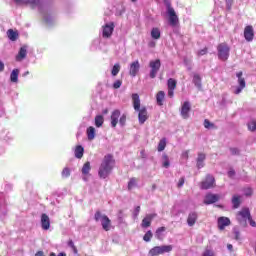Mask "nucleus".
<instances>
[{"label": "nucleus", "instance_id": "7ed1b4c3", "mask_svg": "<svg viewBox=\"0 0 256 256\" xmlns=\"http://www.w3.org/2000/svg\"><path fill=\"white\" fill-rule=\"evenodd\" d=\"M167 7V15H168V23L170 27H179V16L175 12V8L171 6V3L166 5Z\"/></svg>", "mask_w": 256, "mask_h": 256}, {"label": "nucleus", "instance_id": "6ab92c4d", "mask_svg": "<svg viewBox=\"0 0 256 256\" xmlns=\"http://www.w3.org/2000/svg\"><path fill=\"white\" fill-rule=\"evenodd\" d=\"M198 217L199 216L197 215V212H190L188 214L187 223H188L189 227H193V225H195L197 223Z\"/></svg>", "mask_w": 256, "mask_h": 256}, {"label": "nucleus", "instance_id": "680f3d73", "mask_svg": "<svg viewBox=\"0 0 256 256\" xmlns=\"http://www.w3.org/2000/svg\"><path fill=\"white\" fill-rule=\"evenodd\" d=\"M140 157H141L142 159H146L147 154L145 153V150H141V152H140Z\"/></svg>", "mask_w": 256, "mask_h": 256}, {"label": "nucleus", "instance_id": "e2e57ef3", "mask_svg": "<svg viewBox=\"0 0 256 256\" xmlns=\"http://www.w3.org/2000/svg\"><path fill=\"white\" fill-rule=\"evenodd\" d=\"M182 156H183L185 159H189V151L183 152Z\"/></svg>", "mask_w": 256, "mask_h": 256}, {"label": "nucleus", "instance_id": "a18cd8bd", "mask_svg": "<svg viewBox=\"0 0 256 256\" xmlns=\"http://www.w3.org/2000/svg\"><path fill=\"white\" fill-rule=\"evenodd\" d=\"M202 256H215V252H214L213 250L207 248V249L203 252Z\"/></svg>", "mask_w": 256, "mask_h": 256}, {"label": "nucleus", "instance_id": "a19ab883", "mask_svg": "<svg viewBox=\"0 0 256 256\" xmlns=\"http://www.w3.org/2000/svg\"><path fill=\"white\" fill-rule=\"evenodd\" d=\"M137 185V178H131L130 181L128 182V190L131 191L133 187H136Z\"/></svg>", "mask_w": 256, "mask_h": 256}, {"label": "nucleus", "instance_id": "4d7b16f0", "mask_svg": "<svg viewBox=\"0 0 256 256\" xmlns=\"http://www.w3.org/2000/svg\"><path fill=\"white\" fill-rule=\"evenodd\" d=\"M175 95V90L174 89H168V97H170V99H172V97H174Z\"/></svg>", "mask_w": 256, "mask_h": 256}, {"label": "nucleus", "instance_id": "ddd939ff", "mask_svg": "<svg viewBox=\"0 0 256 256\" xmlns=\"http://www.w3.org/2000/svg\"><path fill=\"white\" fill-rule=\"evenodd\" d=\"M141 69V64H139V60H136L130 64L129 75L131 77H137V73Z\"/></svg>", "mask_w": 256, "mask_h": 256}, {"label": "nucleus", "instance_id": "79ce46f5", "mask_svg": "<svg viewBox=\"0 0 256 256\" xmlns=\"http://www.w3.org/2000/svg\"><path fill=\"white\" fill-rule=\"evenodd\" d=\"M162 159H163V167H165V169L169 168V156H167V154H163L162 156Z\"/></svg>", "mask_w": 256, "mask_h": 256}, {"label": "nucleus", "instance_id": "603ef678", "mask_svg": "<svg viewBox=\"0 0 256 256\" xmlns=\"http://www.w3.org/2000/svg\"><path fill=\"white\" fill-rule=\"evenodd\" d=\"M205 159H206L205 154H203V153L198 154L197 161H200L203 163L205 161Z\"/></svg>", "mask_w": 256, "mask_h": 256}, {"label": "nucleus", "instance_id": "6e6d98bb", "mask_svg": "<svg viewBox=\"0 0 256 256\" xmlns=\"http://www.w3.org/2000/svg\"><path fill=\"white\" fill-rule=\"evenodd\" d=\"M140 212H141V206H137L134 210V217H139Z\"/></svg>", "mask_w": 256, "mask_h": 256}, {"label": "nucleus", "instance_id": "a211bd4d", "mask_svg": "<svg viewBox=\"0 0 256 256\" xmlns=\"http://www.w3.org/2000/svg\"><path fill=\"white\" fill-rule=\"evenodd\" d=\"M119 117H121V111L117 109L114 110L110 117L112 127H117V123H119Z\"/></svg>", "mask_w": 256, "mask_h": 256}, {"label": "nucleus", "instance_id": "f03ea898", "mask_svg": "<svg viewBox=\"0 0 256 256\" xmlns=\"http://www.w3.org/2000/svg\"><path fill=\"white\" fill-rule=\"evenodd\" d=\"M132 103H133V108L136 111H139L138 113V121L140 125H143L147 119H149V114L147 112L146 107L141 108V99L139 98V94L135 93L132 94Z\"/></svg>", "mask_w": 256, "mask_h": 256}, {"label": "nucleus", "instance_id": "774afa93", "mask_svg": "<svg viewBox=\"0 0 256 256\" xmlns=\"http://www.w3.org/2000/svg\"><path fill=\"white\" fill-rule=\"evenodd\" d=\"M235 238H236V239H239V232H236Z\"/></svg>", "mask_w": 256, "mask_h": 256}, {"label": "nucleus", "instance_id": "13d9d810", "mask_svg": "<svg viewBox=\"0 0 256 256\" xmlns=\"http://www.w3.org/2000/svg\"><path fill=\"white\" fill-rule=\"evenodd\" d=\"M248 221L251 225V227H256V222L253 220V218L250 216V218H248Z\"/></svg>", "mask_w": 256, "mask_h": 256}, {"label": "nucleus", "instance_id": "2eb2a0df", "mask_svg": "<svg viewBox=\"0 0 256 256\" xmlns=\"http://www.w3.org/2000/svg\"><path fill=\"white\" fill-rule=\"evenodd\" d=\"M41 227L44 231H49L51 228V220L49 219V216L47 214L41 215Z\"/></svg>", "mask_w": 256, "mask_h": 256}, {"label": "nucleus", "instance_id": "f3484780", "mask_svg": "<svg viewBox=\"0 0 256 256\" xmlns=\"http://www.w3.org/2000/svg\"><path fill=\"white\" fill-rule=\"evenodd\" d=\"M155 217H157V214L155 213L146 215V217L142 220L141 227H143L144 229H147V227H151V221H153Z\"/></svg>", "mask_w": 256, "mask_h": 256}, {"label": "nucleus", "instance_id": "393cba45", "mask_svg": "<svg viewBox=\"0 0 256 256\" xmlns=\"http://www.w3.org/2000/svg\"><path fill=\"white\" fill-rule=\"evenodd\" d=\"M7 37L10 39V41H17V39H19V32L13 29H9L7 31Z\"/></svg>", "mask_w": 256, "mask_h": 256}, {"label": "nucleus", "instance_id": "4c0bfd02", "mask_svg": "<svg viewBox=\"0 0 256 256\" xmlns=\"http://www.w3.org/2000/svg\"><path fill=\"white\" fill-rule=\"evenodd\" d=\"M204 127H205V129H217L215 124L212 123L211 121H209L208 119L204 120Z\"/></svg>", "mask_w": 256, "mask_h": 256}, {"label": "nucleus", "instance_id": "f8f14e48", "mask_svg": "<svg viewBox=\"0 0 256 256\" xmlns=\"http://www.w3.org/2000/svg\"><path fill=\"white\" fill-rule=\"evenodd\" d=\"M255 38V31L253 30V26L248 25L244 28V39H246V41H253V39Z\"/></svg>", "mask_w": 256, "mask_h": 256}, {"label": "nucleus", "instance_id": "864d4df0", "mask_svg": "<svg viewBox=\"0 0 256 256\" xmlns=\"http://www.w3.org/2000/svg\"><path fill=\"white\" fill-rule=\"evenodd\" d=\"M230 152L232 155H240L238 148H230Z\"/></svg>", "mask_w": 256, "mask_h": 256}, {"label": "nucleus", "instance_id": "bb28decb", "mask_svg": "<svg viewBox=\"0 0 256 256\" xmlns=\"http://www.w3.org/2000/svg\"><path fill=\"white\" fill-rule=\"evenodd\" d=\"M10 81L12 83H17V81H19V69L12 70L10 74Z\"/></svg>", "mask_w": 256, "mask_h": 256}, {"label": "nucleus", "instance_id": "052dcab7", "mask_svg": "<svg viewBox=\"0 0 256 256\" xmlns=\"http://www.w3.org/2000/svg\"><path fill=\"white\" fill-rule=\"evenodd\" d=\"M202 167H205V164L197 160V168L202 169Z\"/></svg>", "mask_w": 256, "mask_h": 256}, {"label": "nucleus", "instance_id": "c85d7f7f", "mask_svg": "<svg viewBox=\"0 0 256 256\" xmlns=\"http://www.w3.org/2000/svg\"><path fill=\"white\" fill-rule=\"evenodd\" d=\"M193 83H194L195 87H197L198 89H201V87H202L201 76L199 74H194Z\"/></svg>", "mask_w": 256, "mask_h": 256}, {"label": "nucleus", "instance_id": "f704fd0d", "mask_svg": "<svg viewBox=\"0 0 256 256\" xmlns=\"http://www.w3.org/2000/svg\"><path fill=\"white\" fill-rule=\"evenodd\" d=\"M160 247V251L162 253V255L164 253H171V251H173V245H163V246H159Z\"/></svg>", "mask_w": 256, "mask_h": 256}, {"label": "nucleus", "instance_id": "aec40b11", "mask_svg": "<svg viewBox=\"0 0 256 256\" xmlns=\"http://www.w3.org/2000/svg\"><path fill=\"white\" fill-rule=\"evenodd\" d=\"M27 57V46H22L16 55V61H23Z\"/></svg>", "mask_w": 256, "mask_h": 256}, {"label": "nucleus", "instance_id": "09e8293b", "mask_svg": "<svg viewBox=\"0 0 256 256\" xmlns=\"http://www.w3.org/2000/svg\"><path fill=\"white\" fill-rule=\"evenodd\" d=\"M208 49L207 47H205L204 49H201L200 51H198L197 55L198 57H203V55H207Z\"/></svg>", "mask_w": 256, "mask_h": 256}, {"label": "nucleus", "instance_id": "7c9ffc66", "mask_svg": "<svg viewBox=\"0 0 256 256\" xmlns=\"http://www.w3.org/2000/svg\"><path fill=\"white\" fill-rule=\"evenodd\" d=\"M15 3L21 4V3H30L32 9L36 7V5H39V0H32V1H25V0H15Z\"/></svg>", "mask_w": 256, "mask_h": 256}, {"label": "nucleus", "instance_id": "bf43d9fd", "mask_svg": "<svg viewBox=\"0 0 256 256\" xmlns=\"http://www.w3.org/2000/svg\"><path fill=\"white\" fill-rule=\"evenodd\" d=\"M3 71H5V63L0 60V73H3Z\"/></svg>", "mask_w": 256, "mask_h": 256}, {"label": "nucleus", "instance_id": "f257e3e1", "mask_svg": "<svg viewBox=\"0 0 256 256\" xmlns=\"http://www.w3.org/2000/svg\"><path fill=\"white\" fill-rule=\"evenodd\" d=\"M114 167H115V158H113V155L112 154L105 155L98 170V175L100 179H107V177L111 175V172L113 171Z\"/></svg>", "mask_w": 256, "mask_h": 256}, {"label": "nucleus", "instance_id": "5701e85b", "mask_svg": "<svg viewBox=\"0 0 256 256\" xmlns=\"http://www.w3.org/2000/svg\"><path fill=\"white\" fill-rule=\"evenodd\" d=\"M232 205L233 209H239L241 207V196L240 195H233L232 196Z\"/></svg>", "mask_w": 256, "mask_h": 256}, {"label": "nucleus", "instance_id": "6e6552de", "mask_svg": "<svg viewBox=\"0 0 256 256\" xmlns=\"http://www.w3.org/2000/svg\"><path fill=\"white\" fill-rule=\"evenodd\" d=\"M113 31H115V23L110 22L102 27V37L104 39H109L111 35H113Z\"/></svg>", "mask_w": 256, "mask_h": 256}, {"label": "nucleus", "instance_id": "2f4dec72", "mask_svg": "<svg viewBox=\"0 0 256 256\" xmlns=\"http://www.w3.org/2000/svg\"><path fill=\"white\" fill-rule=\"evenodd\" d=\"M119 71H121V65L119 63L114 64L112 70H111V75L113 77H117L119 75Z\"/></svg>", "mask_w": 256, "mask_h": 256}, {"label": "nucleus", "instance_id": "9d476101", "mask_svg": "<svg viewBox=\"0 0 256 256\" xmlns=\"http://www.w3.org/2000/svg\"><path fill=\"white\" fill-rule=\"evenodd\" d=\"M221 199V196L218 194L208 193L204 198V205H213V203H217Z\"/></svg>", "mask_w": 256, "mask_h": 256}, {"label": "nucleus", "instance_id": "412c9836", "mask_svg": "<svg viewBox=\"0 0 256 256\" xmlns=\"http://www.w3.org/2000/svg\"><path fill=\"white\" fill-rule=\"evenodd\" d=\"M84 153H85V148H83V146L78 145L75 147L74 155L76 159H83Z\"/></svg>", "mask_w": 256, "mask_h": 256}, {"label": "nucleus", "instance_id": "de8ad7c7", "mask_svg": "<svg viewBox=\"0 0 256 256\" xmlns=\"http://www.w3.org/2000/svg\"><path fill=\"white\" fill-rule=\"evenodd\" d=\"M121 85H123V81L121 80H116L114 83H113V89H119L121 87Z\"/></svg>", "mask_w": 256, "mask_h": 256}, {"label": "nucleus", "instance_id": "338daca9", "mask_svg": "<svg viewBox=\"0 0 256 256\" xmlns=\"http://www.w3.org/2000/svg\"><path fill=\"white\" fill-rule=\"evenodd\" d=\"M227 248L229 249V251H233V245L228 244V245H227Z\"/></svg>", "mask_w": 256, "mask_h": 256}, {"label": "nucleus", "instance_id": "c756f323", "mask_svg": "<svg viewBox=\"0 0 256 256\" xmlns=\"http://www.w3.org/2000/svg\"><path fill=\"white\" fill-rule=\"evenodd\" d=\"M152 39H161V30L159 28H152L151 30Z\"/></svg>", "mask_w": 256, "mask_h": 256}, {"label": "nucleus", "instance_id": "9b49d317", "mask_svg": "<svg viewBox=\"0 0 256 256\" xmlns=\"http://www.w3.org/2000/svg\"><path fill=\"white\" fill-rule=\"evenodd\" d=\"M236 77L238 78V83H239V87L235 90V95H239V93H241L243 91V89H245L246 84H245V78H243V72L240 71L236 74Z\"/></svg>", "mask_w": 256, "mask_h": 256}, {"label": "nucleus", "instance_id": "c9c22d12", "mask_svg": "<svg viewBox=\"0 0 256 256\" xmlns=\"http://www.w3.org/2000/svg\"><path fill=\"white\" fill-rule=\"evenodd\" d=\"M104 121H105V119L103 118L102 115H97L95 117V126L96 127H103Z\"/></svg>", "mask_w": 256, "mask_h": 256}, {"label": "nucleus", "instance_id": "b1692460", "mask_svg": "<svg viewBox=\"0 0 256 256\" xmlns=\"http://www.w3.org/2000/svg\"><path fill=\"white\" fill-rule=\"evenodd\" d=\"M164 101H165V91H158V93L156 94L157 105L162 107Z\"/></svg>", "mask_w": 256, "mask_h": 256}, {"label": "nucleus", "instance_id": "72a5a7b5", "mask_svg": "<svg viewBox=\"0 0 256 256\" xmlns=\"http://www.w3.org/2000/svg\"><path fill=\"white\" fill-rule=\"evenodd\" d=\"M167 87L168 89H177V80L169 78L167 81Z\"/></svg>", "mask_w": 256, "mask_h": 256}, {"label": "nucleus", "instance_id": "473e14b6", "mask_svg": "<svg viewBox=\"0 0 256 256\" xmlns=\"http://www.w3.org/2000/svg\"><path fill=\"white\" fill-rule=\"evenodd\" d=\"M165 147H167V139L162 138L158 143V151L161 153V151H165Z\"/></svg>", "mask_w": 256, "mask_h": 256}, {"label": "nucleus", "instance_id": "49530a36", "mask_svg": "<svg viewBox=\"0 0 256 256\" xmlns=\"http://www.w3.org/2000/svg\"><path fill=\"white\" fill-rule=\"evenodd\" d=\"M120 125L125 126V123H127V115L123 114L119 119Z\"/></svg>", "mask_w": 256, "mask_h": 256}, {"label": "nucleus", "instance_id": "39448f33", "mask_svg": "<svg viewBox=\"0 0 256 256\" xmlns=\"http://www.w3.org/2000/svg\"><path fill=\"white\" fill-rule=\"evenodd\" d=\"M217 51L218 59H220V61H227V59H229V53L231 51V48L229 47V45H227V43H220L217 46Z\"/></svg>", "mask_w": 256, "mask_h": 256}, {"label": "nucleus", "instance_id": "58836bf2", "mask_svg": "<svg viewBox=\"0 0 256 256\" xmlns=\"http://www.w3.org/2000/svg\"><path fill=\"white\" fill-rule=\"evenodd\" d=\"M151 239H153V232H151V230H148L143 236V240L146 241V243H149Z\"/></svg>", "mask_w": 256, "mask_h": 256}, {"label": "nucleus", "instance_id": "37998d69", "mask_svg": "<svg viewBox=\"0 0 256 256\" xmlns=\"http://www.w3.org/2000/svg\"><path fill=\"white\" fill-rule=\"evenodd\" d=\"M247 127L250 131H256V121L252 120L250 123L247 124Z\"/></svg>", "mask_w": 256, "mask_h": 256}, {"label": "nucleus", "instance_id": "ea45409f", "mask_svg": "<svg viewBox=\"0 0 256 256\" xmlns=\"http://www.w3.org/2000/svg\"><path fill=\"white\" fill-rule=\"evenodd\" d=\"M67 244L68 247L73 250L74 255H77V253H79V250H77V246H75V242H73L72 240H68Z\"/></svg>", "mask_w": 256, "mask_h": 256}, {"label": "nucleus", "instance_id": "0eeeda50", "mask_svg": "<svg viewBox=\"0 0 256 256\" xmlns=\"http://www.w3.org/2000/svg\"><path fill=\"white\" fill-rule=\"evenodd\" d=\"M149 67L151 69L150 78L155 79L157 77V73H159V70L161 69V60L156 59V60L150 61Z\"/></svg>", "mask_w": 256, "mask_h": 256}, {"label": "nucleus", "instance_id": "4be33fe9", "mask_svg": "<svg viewBox=\"0 0 256 256\" xmlns=\"http://www.w3.org/2000/svg\"><path fill=\"white\" fill-rule=\"evenodd\" d=\"M165 231H167V228L165 226L157 228L155 232V237L156 239H158V241H163V233H165Z\"/></svg>", "mask_w": 256, "mask_h": 256}, {"label": "nucleus", "instance_id": "8fccbe9b", "mask_svg": "<svg viewBox=\"0 0 256 256\" xmlns=\"http://www.w3.org/2000/svg\"><path fill=\"white\" fill-rule=\"evenodd\" d=\"M244 195H245L246 197H251V195H253V189H251V188H246V189L244 190Z\"/></svg>", "mask_w": 256, "mask_h": 256}, {"label": "nucleus", "instance_id": "3c124183", "mask_svg": "<svg viewBox=\"0 0 256 256\" xmlns=\"http://www.w3.org/2000/svg\"><path fill=\"white\" fill-rule=\"evenodd\" d=\"M183 185H185V177H181V178L179 179V182H178V184H177V188H178V189H181V187H183Z\"/></svg>", "mask_w": 256, "mask_h": 256}, {"label": "nucleus", "instance_id": "dca6fc26", "mask_svg": "<svg viewBox=\"0 0 256 256\" xmlns=\"http://www.w3.org/2000/svg\"><path fill=\"white\" fill-rule=\"evenodd\" d=\"M191 111V103L185 101L181 107V115L183 119H189V112Z\"/></svg>", "mask_w": 256, "mask_h": 256}, {"label": "nucleus", "instance_id": "a878e982", "mask_svg": "<svg viewBox=\"0 0 256 256\" xmlns=\"http://www.w3.org/2000/svg\"><path fill=\"white\" fill-rule=\"evenodd\" d=\"M86 133H87L88 141H93V139H95V127L93 126L88 127Z\"/></svg>", "mask_w": 256, "mask_h": 256}, {"label": "nucleus", "instance_id": "1a4fd4ad", "mask_svg": "<svg viewBox=\"0 0 256 256\" xmlns=\"http://www.w3.org/2000/svg\"><path fill=\"white\" fill-rule=\"evenodd\" d=\"M247 219H251V212L249 211V208H243L237 213V221L243 223V221H247Z\"/></svg>", "mask_w": 256, "mask_h": 256}, {"label": "nucleus", "instance_id": "20e7f679", "mask_svg": "<svg viewBox=\"0 0 256 256\" xmlns=\"http://www.w3.org/2000/svg\"><path fill=\"white\" fill-rule=\"evenodd\" d=\"M94 219L95 221H101L104 231H111V219H109L107 215H102L101 211H96Z\"/></svg>", "mask_w": 256, "mask_h": 256}, {"label": "nucleus", "instance_id": "423d86ee", "mask_svg": "<svg viewBox=\"0 0 256 256\" xmlns=\"http://www.w3.org/2000/svg\"><path fill=\"white\" fill-rule=\"evenodd\" d=\"M215 187V177L207 174L205 179L200 183V189L207 190Z\"/></svg>", "mask_w": 256, "mask_h": 256}, {"label": "nucleus", "instance_id": "c03bdc74", "mask_svg": "<svg viewBox=\"0 0 256 256\" xmlns=\"http://www.w3.org/2000/svg\"><path fill=\"white\" fill-rule=\"evenodd\" d=\"M71 175V170L66 167L62 170V177H64L65 179H67V177H70Z\"/></svg>", "mask_w": 256, "mask_h": 256}, {"label": "nucleus", "instance_id": "cd10ccee", "mask_svg": "<svg viewBox=\"0 0 256 256\" xmlns=\"http://www.w3.org/2000/svg\"><path fill=\"white\" fill-rule=\"evenodd\" d=\"M149 255L150 256H159V255H163L161 252V248L160 246H155L152 249L149 250Z\"/></svg>", "mask_w": 256, "mask_h": 256}, {"label": "nucleus", "instance_id": "69168bd1", "mask_svg": "<svg viewBox=\"0 0 256 256\" xmlns=\"http://www.w3.org/2000/svg\"><path fill=\"white\" fill-rule=\"evenodd\" d=\"M35 256H44V253L43 251H38L36 252Z\"/></svg>", "mask_w": 256, "mask_h": 256}, {"label": "nucleus", "instance_id": "0e129e2a", "mask_svg": "<svg viewBox=\"0 0 256 256\" xmlns=\"http://www.w3.org/2000/svg\"><path fill=\"white\" fill-rule=\"evenodd\" d=\"M50 256H56L54 252L50 253ZM57 256H67L65 253H59Z\"/></svg>", "mask_w": 256, "mask_h": 256}, {"label": "nucleus", "instance_id": "e433bc0d", "mask_svg": "<svg viewBox=\"0 0 256 256\" xmlns=\"http://www.w3.org/2000/svg\"><path fill=\"white\" fill-rule=\"evenodd\" d=\"M89 171H91V162H86L82 167V174L89 175Z\"/></svg>", "mask_w": 256, "mask_h": 256}, {"label": "nucleus", "instance_id": "5fc2aeb1", "mask_svg": "<svg viewBox=\"0 0 256 256\" xmlns=\"http://www.w3.org/2000/svg\"><path fill=\"white\" fill-rule=\"evenodd\" d=\"M228 177H230V179H233V177H235V170L233 168H230V170L228 171Z\"/></svg>", "mask_w": 256, "mask_h": 256}, {"label": "nucleus", "instance_id": "4468645a", "mask_svg": "<svg viewBox=\"0 0 256 256\" xmlns=\"http://www.w3.org/2000/svg\"><path fill=\"white\" fill-rule=\"evenodd\" d=\"M217 223H218V229L220 231H224L225 227H229V225H231V220L227 217L222 216L218 218Z\"/></svg>", "mask_w": 256, "mask_h": 256}]
</instances>
